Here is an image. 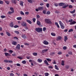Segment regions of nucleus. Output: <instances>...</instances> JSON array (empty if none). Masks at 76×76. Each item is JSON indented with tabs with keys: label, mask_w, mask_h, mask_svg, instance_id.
Listing matches in <instances>:
<instances>
[{
	"label": "nucleus",
	"mask_w": 76,
	"mask_h": 76,
	"mask_svg": "<svg viewBox=\"0 0 76 76\" xmlns=\"http://www.w3.org/2000/svg\"><path fill=\"white\" fill-rule=\"evenodd\" d=\"M75 23H76V22L75 21H74L73 22L71 23L70 24V25H73V24H75Z\"/></svg>",
	"instance_id": "22"
},
{
	"label": "nucleus",
	"mask_w": 76,
	"mask_h": 76,
	"mask_svg": "<svg viewBox=\"0 0 76 76\" xmlns=\"http://www.w3.org/2000/svg\"><path fill=\"white\" fill-rule=\"evenodd\" d=\"M33 56H37V53H33Z\"/></svg>",
	"instance_id": "24"
},
{
	"label": "nucleus",
	"mask_w": 76,
	"mask_h": 76,
	"mask_svg": "<svg viewBox=\"0 0 76 76\" xmlns=\"http://www.w3.org/2000/svg\"><path fill=\"white\" fill-rule=\"evenodd\" d=\"M44 63L47 66H48V65H49V64H48V62H47V61L46 60H45Z\"/></svg>",
	"instance_id": "13"
},
{
	"label": "nucleus",
	"mask_w": 76,
	"mask_h": 76,
	"mask_svg": "<svg viewBox=\"0 0 76 76\" xmlns=\"http://www.w3.org/2000/svg\"><path fill=\"white\" fill-rule=\"evenodd\" d=\"M46 60L48 61H51V59H50L46 58Z\"/></svg>",
	"instance_id": "31"
},
{
	"label": "nucleus",
	"mask_w": 76,
	"mask_h": 76,
	"mask_svg": "<svg viewBox=\"0 0 76 76\" xmlns=\"http://www.w3.org/2000/svg\"><path fill=\"white\" fill-rule=\"evenodd\" d=\"M37 18H40V16H39V15H37Z\"/></svg>",
	"instance_id": "62"
},
{
	"label": "nucleus",
	"mask_w": 76,
	"mask_h": 76,
	"mask_svg": "<svg viewBox=\"0 0 76 76\" xmlns=\"http://www.w3.org/2000/svg\"><path fill=\"white\" fill-rule=\"evenodd\" d=\"M5 3H7V4H9V1H5Z\"/></svg>",
	"instance_id": "56"
},
{
	"label": "nucleus",
	"mask_w": 76,
	"mask_h": 76,
	"mask_svg": "<svg viewBox=\"0 0 76 76\" xmlns=\"http://www.w3.org/2000/svg\"><path fill=\"white\" fill-rule=\"evenodd\" d=\"M37 24L38 25H39H39H41V23L40 22L38 21L37 22Z\"/></svg>",
	"instance_id": "17"
},
{
	"label": "nucleus",
	"mask_w": 76,
	"mask_h": 76,
	"mask_svg": "<svg viewBox=\"0 0 76 76\" xmlns=\"http://www.w3.org/2000/svg\"><path fill=\"white\" fill-rule=\"evenodd\" d=\"M54 5L56 6V7H57V6H58V4H55Z\"/></svg>",
	"instance_id": "64"
},
{
	"label": "nucleus",
	"mask_w": 76,
	"mask_h": 76,
	"mask_svg": "<svg viewBox=\"0 0 76 76\" xmlns=\"http://www.w3.org/2000/svg\"><path fill=\"white\" fill-rule=\"evenodd\" d=\"M35 20H36V19L35 18H33V21L34 22H35Z\"/></svg>",
	"instance_id": "43"
},
{
	"label": "nucleus",
	"mask_w": 76,
	"mask_h": 76,
	"mask_svg": "<svg viewBox=\"0 0 76 76\" xmlns=\"http://www.w3.org/2000/svg\"><path fill=\"white\" fill-rule=\"evenodd\" d=\"M43 44H45V45H48V42H47V41L46 40L44 41L43 42Z\"/></svg>",
	"instance_id": "10"
},
{
	"label": "nucleus",
	"mask_w": 76,
	"mask_h": 76,
	"mask_svg": "<svg viewBox=\"0 0 76 76\" xmlns=\"http://www.w3.org/2000/svg\"><path fill=\"white\" fill-rule=\"evenodd\" d=\"M56 61L54 60L53 61V64H56Z\"/></svg>",
	"instance_id": "51"
},
{
	"label": "nucleus",
	"mask_w": 76,
	"mask_h": 76,
	"mask_svg": "<svg viewBox=\"0 0 76 76\" xmlns=\"http://www.w3.org/2000/svg\"><path fill=\"white\" fill-rule=\"evenodd\" d=\"M38 9L40 11L41 10H44V7H38Z\"/></svg>",
	"instance_id": "7"
},
{
	"label": "nucleus",
	"mask_w": 76,
	"mask_h": 76,
	"mask_svg": "<svg viewBox=\"0 0 76 76\" xmlns=\"http://www.w3.org/2000/svg\"><path fill=\"white\" fill-rule=\"evenodd\" d=\"M20 5H21V6H23V1H20Z\"/></svg>",
	"instance_id": "18"
},
{
	"label": "nucleus",
	"mask_w": 76,
	"mask_h": 76,
	"mask_svg": "<svg viewBox=\"0 0 76 76\" xmlns=\"http://www.w3.org/2000/svg\"><path fill=\"white\" fill-rule=\"evenodd\" d=\"M3 3H4L3 1L0 0V4H3Z\"/></svg>",
	"instance_id": "34"
},
{
	"label": "nucleus",
	"mask_w": 76,
	"mask_h": 76,
	"mask_svg": "<svg viewBox=\"0 0 76 76\" xmlns=\"http://www.w3.org/2000/svg\"><path fill=\"white\" fill-rule=\"evenodd\" d=\"M22 37L24 38V39H25L26 38V36H25V34H22Z\"/></svg>",
	"instance_id": "15"
},
{
	"label": "nucleus",
	"mask_w": 76,
	"mask_h": 76,
	"mask_svg": "<svg viewBox=\"0 0 76 76\" xmlns=\"http://www.w3.org/2000/svg\"><path fill=\"white\" fill-rule=\"evenodd\" d=\"M13 22H12L10 24V26L11 27H12V28L13 27V26H14V25L13 24Z\"/></svg>",
	"instance_id": "11"
},
{
	"label": "nucleus",
	"mask_w": 76,
	"mask_h": 76,
	"mask_svg": "<svg viewBox=\"0 0 76 76\" xmlns=\"http://www.w3.org/2000/svg\"><path fill=\"white\" fill-rule=\"evenodd\" d=\"M68 39V38H67V37L66 36L64 37V41L65 42H66V41Z\"/></svg>",
	"instance_id": "12"
},
{
	"label": "nucleus",
	"mask_w": 76,
	"mask_h": 76,
	"mask_svg": "<svg viewBox=\"0 0 76 76\" xmlns=\"http://www.w3.org/2000/svg\"><path fill=\"white\" fill-rule=\"evenodd\" d=\"M56 13H59V12L58 11V10H56L55 11Z\"/></svg>",
	"instance_id": "63"
},
{
	"label": "nucleus",
	"mask_w": 76,
	"mask_h": 76,
	"mask_svg": "<svg viewBox=\"0 0 76 76\" xmlns=\"http://www.w3.org/2000/svg\"><path fill=\"white\" fill-rule=\"evenodd\" d=\"M17 1V0H11V2L14 4H16V2Z\"/></svg>",
	"instance_id": "8"
},
{
	"label": "nucleus",
	"mask_w": 76,
	"mask_h": 76,
	"mask_svg": "<svg viewBox=\"0 0 76 76\" xmlns=\"http://www.w3.org/2000/svg\"><path fill=\"white\" fill-rule=\"evenodd\" d=\"M29 62H35V61L34 60L32 61L31 60H30L29 61Z\"/></svg>",
	"instance_id": "52"
},
{
	"label": "nucleus",
	"mask_w": 76,
	"mask_h": 76,
	"mask_svg": "<svg viewBox=\"0 0 76 76\" xmlns=\"http://www.w3.org/2000/svg\"><path fill=\"white\" fill-rule=\"evenodd\" d=\"M45 76H48L49 75V74L48 73H46L45 74Z\"/></svg>",
	"instance_id": "40"
},
{
	"label": "nucleus",
	"mask_w": 76,
	"mask_h": 76,
	"mask_svg": "<svg viewBox=\"0 0 76 76\" xmlns=\"http://www.w3.org/2000/svg\"><path fill=\"white\" fill-rule=\"evenodd\" d=\"M73 7V6L71 5H70L69 6V8H72Z\"/></svg>",
	"instance_id": "53"
},
{
	"label": "nucleus",
	"mask_w": 76,
	"mask_h": 76,
	"mask_svg": "<svg viewBox=\"0 0 76 76\" xmlns=\"http://www.w3.org/2000/svg\"><path fill=\"white\" fill-rule=\"evenodd\" d=\"M22 63L23 64H26V61L25 60L23 61H22Z\"/></svg>",
	"instance_id": "29"
},
{
	"label": "nucleus",
	"mask_w": 76,
	"mask_h": 76,
	"mask_svg": "<svg viewBox=\"0 0 76 76\" xmlns=\"http://www.w3.org/2000/svg\"><path fill=\"white\" fill-rule=\"evenodd\" d=\"M51 35H52V36H56V34L54 33H51Z\"/></svg>",
	"instance_id": "30"
},
{
	"label": "nucleus",
	"mask_w": 76,
	"mask_h": 76,
	"mask_svg": "<svg viewBox=\"0 0 76 76\" xmlns=\"http://www.w3.org/2000/svg\"><path fill=\"white\" fill-rule=\"evenodd\" d=\"M50 11H48L46 13L47 15H50Z\"/></svg>",
	"instance_id": "38"
},
{
	"label": "nucleus",
	"mask_w": 76,
	"mask_h": 76,
	"mask_svg": "<svg viewBox=\"0 0 76 76\" xmlns=\"http://www.w3.org/2000/svg\"><path fill=\"white\" fill-rule=\"evenodd\" d=\"M4 54L6 56H8V53H4Z\"/></svg>",
	"instance_id": "58"
},
{
	"label": "nucleus",
	"mask_w": 76,
	"mask_h": 76,
	"mask_svg": "<svg viewBox=\"0 0 76 76\" xmlns=\"http://www.w3.org/2000/svg\"><path fill=\"white\" fill-rule=\"evenodd\" d=\"M14 28H18L19 27V26L18 25H15L14 26Z\"/></svg>",
	"instance_id": "48"
},
{
	"label": "nucleus",
	"mask_w": 76,
	"mask_h": 76,
	"mask_svg": "<svg viewBox=\"0 0 76 76\" xmlns=\"http://www.w3.org/2000/svg\"><path fill=\"white\" fill-rule=\"evenodd\" d=\"M21 25L22 26H24V27H26V25H27V24H26V23L23 21L21 23Z\"/></svg>",
	"instance_id": "5"
},
{
	"label": "nucleus",
	"mask_w": 76,
	"mask_h": 76,
	"mask_svg": "<svg viewBox=\"0 0 76 76\" xmlns=\"http://www.w3.org/2000/svg\"><path fill=\"white\" fill-rule=\"evenodd\" d=\"M61 39V36H58V38L57 39V41H58L59 39Z\"/></svg>",
	"instance_id": "20"
},
{
	"label": "nucleus",
	"mask_w": 76,
	"mask_h": 76,
	"mask_svg": "<svg viewBox=\"0 0 76 76\" xmlns=\"http://www.w3.org/2000/svg\"><path fill=\"white\" fill-rule=\"evenodd\" d=\"M69 22H73V20L71 19L69 20Z\"/></svg>",
	"instance_id": "57"
},
{
	"label": "nucleus",
	"mask_w": 76,
	"mask_h": 76,
	"mask_svg": "<svg viewBox=\"0 0 76 76\" xmlns=\"http://www.w3.org/2000/svg\"><path fill=\"white\" fill-rule=\"evenodd\" d=\"M42 61V60L40 59H38L37 60V61H38V62H39V63H41Z\"/></svg>",
	"instance_id": "21"
},
{
	"label": "nucleus",
	"mask_w": 76,
	"mask_h": 76,
	"mask_svg": "<svg viewBox=\"0 0 76 76\" xmlns=\"http://www.w3.org/2000/svg\"><path fill=\"white\" fill-rule=\"evenodd\" d=\"M29 12H26L25 13V14L26 15H29Z\"/></svg>",
	"instance_id": "47"
},
{
	"label": "nucleus",
	"mask_w": 76,
	"mask_h": 76,
	"mask_svg": "<svg viewBox=\"0 0 76 76\" xmlns=\"http://www.w3.org/2000/svg\"><path fill=\"white\" fill-rule=\"evenodd\" d=\"M16 66H20V64H16Z\"/></svg>",
	"instance_id": "54"
},
{
	"label": "nucleus",
	"mask_w": 76,
	"mask_h": 76,
	"mask_svg": "<svg viewBox=\"0 0 76 76\" xmlns=\"http://www.w3.org/2000/svg\"><path fill=\"white\" fill-rule=\"evenodd\" d=\"M47 29V28H46V27H44L43 28V31H45Z\"/></svg>",
	"instance_id": "44"
},
{
	"label": "nucleus",
	"mask_w": 76,
	"mask_h": 76,
	"mask_svg": "<svg viewBox=\"0 0 76 76\" xmlns=\"http://www.w3.org/2000/svg\"><path fill=\"white\" fill-rule=\"evenodd\" d=\"M62 54V53H61V52H59L58 53V54H59V55H60V54Z\"/></svg>",
	"instance_id": "59"
},
{
	"label": "nucleus",
	"mask_w": 76,
	"mask_h": 76,
	"mask_svg": "<svg viewBox=\"0 0 76 76\" xmlns=\"http://www.w3.org/2000/svg\"><path fill=\"white\" fill-rule=\"evenodd\" d=\"M59 6H63L62 7V8L64 9V8H66L69 6V4L66 5L65 3H60L59 4Z\"/></svg>",
	"instance_id": "1"
},
{
	"label": "nucleus",
	"mask_w": 76,
	"mask_h": 76,
	"mask_svg": "<svg viewBox=\"0 0 76 76\" xmlns=\"http://www.w3.org/2000/svg\"><path fill=\"white\" fill-rule=\"evenodd\" d=\"M59 22L61 28L62 29H64V24L62 22L60 21Z\"/></svg>",
	"instance_id": "4"
},
{
	"label": "nucleus",
	"mask_w": 76,
	"mask_h": 76,
	"mask_svg": "<svg viewBox=\"0 0 76 76\" xmlns=\"http://www.w3.org/2000/svg\"><path fill=\"white\" fill-rule=\"evenodd\" d=\"M63 49L64 50H66L67 49V47L66 46H64L63 48Z\"/></svg>",
	"instance_id": "37"
},
{
	"label": "nucleus",
	"mask_w": 76,
	"mask_h": 76,
	"mask_svg": "<svg viewBox=\"0 0 76 76\" xmlns=\"http://www.w3.org/2000/svg\"><path fill=\"white\" fill-rule=\"evenodd\" d=\"M10 76H14V74H13V73H11L10 74Z\"/></svg>",
	"instance_id": "61"
},
{
	"label": "nucleus",
	"mask_w": 76,
	"mask_h": 76,
	"mask_svg": "<svg viewBox=\"0 0 76 76\" xmlns=\"http://www.w3.org/2000/svg\"><path fill=\"white\" fill-rule=\"evenodd\" d=\"M1 17L2 18V19H3L4 18H6V16L4 15H2L1 16Z\"/></svg>",
	"instance_id": "32"
},
{
	"label": "nucleus",
	"mask_w": 76,
	"mask_h": 76,
	"mask_svg": "<svg viewBox=\"0 0 76 76\" xmlns=\"http://www.w3.org/2000/svg\"><path fill=\"white\" fill-rule=\"evenodd\" d=\"M75 12V10H74L72 11H71L70 12L71 13H74Z\"/></svg>",
	"instance_id": "36"
},
{
	"label": "nucleus",
	"mask_w": 76,
	"mask_h": 76,
	"mask_svg": "<svg viewBox=\"0 0 76 76\" xmlns=\"http://www.w3.org/2000/svg\"><path fill=\"white\" fill-rule=\"evenodd\" d=\"M9 52L10 53V54H12L13 52V51L12 50H9Z\"/></svg>",
	"instance_id": "25"
},
{
	"label": "nucleus",
	"mask_w": 76,
	"mask_h": 76,
	"mask_svg": "<svg viewBox=\"0 0 76 76\" xmlns=\"http://www.w3.org/2000/svg\"><path fill=\"white\" fill-rule=\"evenodd\" d=\"M16 54L15 53V52H14L12 54V56H13V57L15 56H16Z\"/></svg>",
	"instance_id": "33"
},
{
	"label": "nucleus",
	"mask_w": 76,
	"mask_h": 76,
	"mask_svg": "<svg viewBox=\"0 0 76 76\" xmlns=\"http://www.w3.org/2000/svg\"><path fill=\"white\" fill-rule=\"evenodd\" d=\"M12 45H16L17 43L16 42L13 41L12 43Z\"/></svg>",
	"instance_id": "9"
},
{
	"label": "nucleus",
	"mask_w": 76,
	"mask_h": 76,
	"mask_svg": "<svg viewBox=\"0 0 76 76\" xmlns=\"http://www.w3.org/2000/svg\"><path fill=\"white\" fill-rule=\"evenodd\" d=\"M53 54H55V53H54V52H52V53H50V55L51 56H53Z\"/></svg>",
	"instance_id": "35"
},
{
	"label": "nucleus",
	"mask_w": 76,
	"mask_h": 76,
	"mask_svg": "<svg viewBox=\"0 0 76 76\" xmlns=\"http://www.w3.org/2000/svg\"><path fill=\"white\" fill-rule=\"evenodd\" d=\"M20 45L19 44H18L16 47V48L17 49H18V50H20Z\"/></svg>",
	"instance_id": "6"
},
{
	"label": "nucleus",
	"mask_w": 76,
	"mask_h": 76,
	"mask_svg": "<svg viewBox=\"0 0 76 76\" xmlns=\"http://www.w3.org/2000/svg\"><path fill=\"white\" fill-rule=\"evenodd\" d=\"M20 12L21 15H24V13H23V12L21 11Z\"/></svg>",
	"instance_id": "42"
},
{
	"label": "nucleus",
	"mask_w": 76,
	"mask_h": 76,
	"mask_svg": "<svg viewBox=\"0 0 76 76\" xmlns=\"http://www.w3.org/2000/svg\"><path fill=\"white\" fill-rule=\"evenodd\" d=\"M28 1L30 3H32V1L31 0H28Z\"/></svg>",
	"instance_id": "39"
},
{
	"label": "nucleus",
	"mask_w": 76,
	"mask_h": 76,
	"mask_svg": "<svg viewBox=\"0 0 76 76\" xmlns=\"http://www.w3.org/2000/svg\"><path fill=\"white\" fill-rule=\"evenodd\" d=\"M4 52H6V51H7V49H6V48H5L4 50Z\"/></svg>",
	"instance_id": "60"
},
{
	"label": "nucleus",
	"mask_w": 76,
	"mask_h": 76,
	"mask_svg": "<svg viewBox=\"0 0 76 76\" xmlns=\"http://www.w3.org/2000/svg\"><path fill=\"white\" fill-rule=\"evenodd\" d=\"M17 58H19V59H20V60H22L23 58L20 57H17Z\"/></svg>",
	"instance_id": "46"
},
{
	"label": "nucleus",
	"mask_w": 76,
	"mask_h": 76,
	"mask_svg": "<svg viewBox=\"0 0 76 76\" xmlns=\"http://www.w3.org/2000/svg\"><path fill=\"white\" fill-rule=\"evenodd\" d=\"M46 12H47V11L45 10H44L43 11V14H46Z\"/></svg>",
	"instance_id": "28"
},
{
	"label": "nucleus",
	"mask_w": 76,
	"mask_h": 76,
	"mask_svg": "<svg viewBox=\"0 0 76 76\" xmlns=\"http://www.w3.org/2000/svg\"><path fill=\"white\" fill-rule=\"evenodd\" d=\"M35 31L39 33L42 32V28H36L35 29Z\"/></svg>",
	"instance_id": "2"
},
{
	"label": "nucleus",
	"mask_w": 76,
	"mask_h": 76,
	"mask_svg": "<svg viewBox=\"0 0 76 76\" xmlns=\"http://www.w3.org/2000/svg\"><path fill=\"white\" fill-rule=\"evenodd\" d=\"M61 65L62 66H64V61H62V63L61 64Z\"/></svg>",
	"instance_id": "27"
},
{
	"label": "nucleus",
	"mask_w": 76,
	"mask_h": 76,
	"mask_svg": "<svg viewBox=\"0 0 76 76\" xmlns=\"http://www.w3.org/2000/svg\"><path fill=\"white\" fill-rule=\"evenodd\" d=\"M49 5H50V4H49L48 3L47 4L46 6H47V7H49Z\"/></svg>",
	"instance_id": "49"
},
{
	"label": "nucleus",
	"mask_w": 76,
	"mask_h": 76,
	"mask_svg": "<svg viewBox=\"0 0 76 76\" xmlns=\"http://www.w3.org/2000/svg\"><path fill=\"white\" fill-rule=\"evenodd\" d=\"M26 21L27 22H28V23H30V24H31L32 23V22L30 20H27Z\"/></svg>",
	"instance_id": "14"
},
{
	"label": "nucleus",
	"mask_w": 76,
	"mask_h": 76,
	"mask_svg": "<svg viewBox=\"0 0 76 76\" xmlns=\"http://www.w3.org/2000/svg\"><path fill=\"white\" fill-rule=\"evenodd\" d=\"M8 63H13V61H12L9 60Z\"/></svg>",
	"instance_id": "55"
},
{
	"label": "nucleus",
	"mask_w": 76,
	"mask_h": 76,
	"mask_svg": "<svg viewBox=\"0 0 76 76\" xmlns=\"http://www.w3.org/2000/svg\"><path fill=\"white\" fill-rule=\"evenodd\" d=\"M73 31V30L72 28H71L69 30L68 32H72Z\"/></svg>",
	"instance_id": "26"
},
{
	"label": "nucleus",
	"mask_w": 76,
	"mask_h": 76,
	"mask_svg": "<svg viewBox=\"0 0 76 76\" xmlns=\"http://www.w3.org/2000/svg\"><path fill=\"white\" fill-rule=\"evenodd\" d=\"M17 20H22V18L21 17H18L17 18Z\"/></svg>",
	"instance_id": "23"
},
{
	"label": "nucleus",
	"mask_w": 76,
	"mask_h": 76,
	"mask_svg": "<svg viewBox=\"0 0 76 76\" xmlns=\"http://www.w3.org/2000/svg\"><path fill=\"white\" fill-rule=\"evenodd\" d=\"M68 54H70V55H72V52H69L68 53Z\"/></svg>",
	"instance_id": "45"
},
{
	"label": "nucleus",
	"mask_w": 76,
	"mask_h": 76,
	"mask_svg": "<svg viewBox=\"0 0 76 76\" xmlns=\"http://www.w3.org/2000/svg\"><path fill=\"white\" fill-rule=\"evenodd\" d=\"M12 12H8V14H9V15H12V13H13Z\"/></svg>",
	"instance_id": "50"
},
{
	"label": "nucleus",
	"mask_w": 76,
	"mask_h": 76,
	"mask_svg": "<svg viewBox=\"0 0 76 76\" xmlns=\"http://www.w3.org/2000/svg\"><path fill=\"white\" fill-rule=\"evenodd\" d=\"M10 9L11 11L13 13H14V9H13V8L12 7H10Z\"/></svg>",
	"instance_id": "16"
},
{
	"label": "nucleus",
	"mask_w": 76,
	"mask_h": 76,
	"mask_svg": "<svg viewBox=\"0 0 76 76\" xmlns=\"http://www.w3.org/2000/svg\"><path fill=\"white\" fill-rule=\"evenodd\" d=\"M45 20L46 23L52 24V22H51V20L50 19H45Z\"/></svg>",
	"instance_id": "3"
},
{
	"label": "nucleus",
	"mask_w": 76,
	"mask_h": 76,
	"mask_svg": "<svg viewBox=\"0 0 76 76\" xmlns=\"http://www.w3.org/2000/svg\"><path fill=\"white\" fill-rule=\"evenodd\" d=\"M15 33H16L17 34H19V32L18 31H15Z\"/></svg>",
	"instance_id": "41"
},
{
	"label": "nucleus",
	"mask_w": 76,
	"mask_h": 76,
	"mask_svg": "<svg viewBox=\"0 0 76 76\" xmlns=\"http://www.w3.org/2000/svg\"><path fill=\"white\" fill-rule=\"evenodd\" d=\"M6 34H7V35H8V36H9V37H10V36H11V34H10L8 32H7Z\"/></svg>",
	"instance_id": "19"
}]
</instances>
